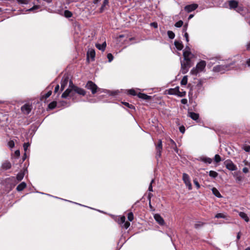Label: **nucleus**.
Returning <instances> with one entry per match:
<instances>
[{
    "label": "nucleus",
    "instance_id": "nucleus-1",
    "mask_svg": "<svg viewBox=\"0 0 250 250\" xmlns=\"http://www.w3.org/2000/svg\"><path fill=\"white\" fill-rule=\"evenodd\" d=\"M234 64V62L229 63L217 65L213 67V70L215 72L224 73L226 71L229 70L231 66Z\"/></svg>",
    "mask_w": 250,
    "mask_h": 250
},
{
    "label": "nucleus",
    "instance_id": "nucleus-2",
    "mask_svg": "<svg viewBox=\"0 0 250 250\" xmlns=\"http://www.w3.org/2000/svg\"><path fill=\"white\" fill-rule=\"evenodd\" d=\"M206 66V61L203 60L200 61L196 64V67L191 69L190 71V74L193 75H197L199 72L202 71L205 69Z\"/></svg>",
    "mask_w": 250,
    "mask_h": 250
},
{
    "label": "nucleus",
    "instance_id": "nucleus-3",
    "mask_svg": "<svg viewBox=\"0 0 250 250\" xmlns=\"http://www.w3.org/2000/svg\"><path fill=\"white\" fill-rule=\"evenodd\" d=\"M85 87L91 91L92 94H95L100 88L92 81H88L85 84Z\"/></svg>",
    "mask_w": 250,
    "mask_h": 250
},
{
    "label": "nucleus",
    "instance_id": "nucleus-4",
    "mask_svg": "<svg viewBox=\"0 0 250 250\" xmlns=\"http://www.w3.org/2000/svg\"><path fill=\"white\" fill-rule=\"evenodd\" d=\"M69 87L72 88L73 92L83 96H84L86 95V91L84 89L74 85L71 81H70Z\"/></svg>",
    "mask_w": 250,
    "mask_h": 250
},
{
    "label": "nucleus",
    "instance_id": "nucleus-5",
    "mask_svg": "<svg viewBox=\"0 0 250 250\" xmlns=\"http://www.w3.org/2000/svg\"><path fill=\"white\" fill-rule=\"evenodd\" d=\"M181 71L182 73L183 74H186L188 71L189 68L192 66L191 60L187 61L184 60L183 61L181 62Z\"/></svg>",
    "mask_w": 250,
    "mask_h": 250
},
{
    "label": "nucleus",
    "instance_id": "nucleus-6",
    "mask_svg": "<svg viewBox=\"0 0 250 250\" xmlns=\"http://www.w3.org/2000/svg\"><path fill=\"white\" fill-rule=\"evenodd\" d=\"M156 158L158 160L161 156V152L163 149L162 142L161 140H159L157 144H156Z\"/></svg>",
    "mask_w": 250,
    "mask_h": 250
},
{
    "label": "nucleus",
    "instance_id": "nucleus-7",
    "mask_svg": "<svg viewBox=\"0 0 250 250\" xmlns=\"http://www.w3.org/2000/svg\"><path fill=\"white\" fill-rule=\"evenodd\" d=\"M182 178L184 183L188 187V189H192V185L188 175L185 173H183Z\"/></svg>",
    "mask_w": 250,
    "mask_h": 250
},
{
    "label": "nucleus",
    "instance_id": "nucleus-8",
    "mask_svg": "<svg viewBox=\"0 0 250 250\" xmlns=\"http://www.w3.org/2000/svg\"><path fill=\"white\" fill-rule=\"evenodd\" d=\"M224 164L227 168L229 170L233 171L236 170L237 169L236 166L230 160H226L224 162Z\"/></svg>",
    "mask_w": 250,
    "mask_h": 250
},
{
    "label": "nucleus",
    "instance_id": "nucleus-9",
    "mask_svg": "<svg viewBox=\"0 0 250 250\" xmlns=\"http://www.w3.org/2000/svg\"><path fill=\"white\" fill-rule=\"evenodd\" d=\"M32 108V106L29 104H26L21 107L22 112L25 114H28L31 112Z\"/></svg>",
    "mask_w": 250,
    "mask_h": 250
},
{
    "label": "nucleus",
    "instance_id": "nucleus-10",
    "mask_svg": "<svg viewBox=\"0 0 250 250\" xmlns=\"http://www.w3.org/2000/svg\"><path fill=\"white\" fill-rule=\"evenodd\" d=\"M198 7V5L196 3H192L186 5L184 9L188 13L191 12L196 10Z\"/></svg>",
    "mask_w": 250,
    "mask_h": 250
},
{
    "label": "nucleus",
    "instance_id": "nucleus-11",
    "mask_svg": "<svg viewBox=\"0 0 250 250\" xmlns=\"http://www.w3.org/2000/svg\"><path fill=\"white\" fill-rule=\"evenodd\" d=\"M190 50V49L188 46H186L185 50L184 51L183 57L185 61H189V60H191L189 56L191 55V53Z\"/></svg>",
    "mask_w": 250,
    "mask_h": 250
},
{
    "label": "nucleus",
    "instance_id": "nucleus-12",
    "mask_svg": "<svg viewBox=\"0 0 250 250\" xmlns=\"http://www.w3.org/2000/svg\"><path fill=\"white\" fill-rule=\"evenodd\" d=\"M74 93L73 92L72 88L69 87V88L66 89L64 91V92L62 94V98H66L69 96L72 97Z\"/></svg>",
    "mask_w": 250,
    "mask_h": 250
},
{
    "label": "nucleus",
    "instance_id": "nucleus-13",
    "mask_svg": "<svg viewBox=\"0 0 250 250\" xmlns=\"http://www.w3.org/2000/svg\"><path fill=\"white\" fill-rule=\"evenodd\" d=\"M188 116L190 117L193 120L196 121L197 123L200 122L199 115L193 112H188Z\"/></svg>",
    "mask_w": 250,
    "mask_h": 250
},
{
    "label": "nucleus",
    "instance_id": "nucleus-14",
    "mask_svg": "<svg viewBox=\"0 0 250 250\" xmlns=\"http://www.w3.org/2000/svg\"><path fill=\"white\" fill-rule=\"evenodd\" d=\"M154 218L156 221L161 226H163L165 224V221L164 219L161 217V216L159 214H155L154 215Z\"/></svg>",
    "mask_w": 250,
    "mask_h": 250
},
{
    "label": "nucleus",
    "instance_id": "nucleus-15",
    "mask_svg": "<svg viewBox=\"0 0 250 250\" xmlns=\"http://www.w3.org/2000/svg\"><path fill=\"white\" fill-rule=\"evenodd\" d=\"M137 96L142 99L146 100V101H150L152 99V97L149 95H147L145 93L139 92L137 94Z\"/></svg>",
    "mask_w": 250,
    "mask_h": 250
},
{
    "label": "nucleus",
    "instance_id": "nucleus-16",
    "mask_svg": "<svg viewBox=\"0 0 250 250\" xmlns=\"http://www.w3.org/2000/svg\"><path fill=\"white\" fill-rule=\"evenodd\" d=\"M68 82V77H63L61 82V90L62 91L64 90L65 87L67 85Z\"/></svg>",
    "mask_w": 250,
    "mask_h": 250
},
{
    "label": "nucleus",
    "instance_id": "nucleus-17",
    "mask_svg": "<svg viewBox=\"0 0 250 250\" xmlns=\"http://www.w3.org/2000/svg\"><path fill=\"white\" fill-rule=\"evenodd\" d=\"M230 9L236 8L238 6V2L235 0H231L229 1Z\"/></svg>",
    "mask_w": 250,
    "mask_h": 250
},
{
    "label": "nucleus",
    "instance_id": "nucleus-18",
    "mask_svg": "<svg viewBox=\"0 0 250 250\" xmlns=\"http://www.w3.org/2000/svg\"><path fill=\"white\" fill-rule=\"evenodd\" d=\"M179 86H176L174 88H170L167 90V94L169 95H177L178 92H179Z\"/></svg>",
    "mask_w": 250,
    "mask_h": 250
},
{
    "label": "nucleus",
    "instance_id": "nucleus-19",
    "mask_svg": "<svg viewBox=\"0 0 250 250\" xmlns=\"http://www.w3.org/2000/svg\"><path fill=\"white\" fill-rule=\"evenodd\" d=\"M1 167L4 170H8L11 167V163L8 161H5L2 164Z\"/></svg>",
    "mask_w": 250,
    "mask_h": 250
},
{
    "label": "nucleus",
    "instance_id": "nucleus-20",
    "mask_svg": "<svg viewBox=\"0 0 250 250\" xmlns=\"http://www.w3.org/2000/svg\"><path fill=\"white\" fill-rule=\"evenodd\" d=\"M174 45L178 50H181L184 48V45L181 41H175L174 42Z\"/></svg>",
    "mask_w": 250,
    "mask_h": 250
},
{
    "label": "nucleus",
    "instance_id": "nucleus-21",
    "mask_svg": "<svg viewBox=\"0 0 250 250\" xmlns=\"http://www.w3.org/2000/svg\"><path fill=\"white\" fill-rule=\"evenodd\" d=\"M239 215L242 219H244L246 222H248L249 221V218L246 213L242 211L239 212Z\"/></svg>",
    "mask_w": 250,
    "mask_h": 250
},
{
    "label": "nucleus",
    "instance_id": "nucleus-22",
    "mask_svg": "<svg viewBox=\"0 0 250 250\" xmlns=\"http://www.w3.org/2000/svg\"><path fill=\"white\" fill-rule=\"evenodd\" d=\"M26 187V184L23 182L20 184L16 188V189L18 191H21L23 190Z\"/></svg>",
    "mask_w": 250,
    "mask_h": 250
},
{
    "label": "nucleus",
    "instance_id": "nucleus-23",
    "mask_svg": "<svg viewBox=\"0 0 250 250\" xmlns=\"http://www.w3.org/2000/svg\"><path fill=\"white\" fill-rule=\"evenodd\" d=\"M125 221V216H119L116 219V221L120 225H123Z\"/></svg>",
    "mask_w": 250,
    "mask_h": 250
},
{
    "label": "nucleus",
    "instance_id": "nucleus-24",
    "mask_svg": "<svg viewBox=\"0 0 250 250\" xmlns=\"http://www.w3.org/2000/svg\"><path fill=\"white\" fill-rule=\"evenodd\" d=\"M212 193L218 198H221L222 196L218 191V190L216 188H213L211 189Z\"/></svg>",
    "mask_w": 250,
    "mask_h": 250
},
{
    "label": "nucleus",
    "instance_id": "nucleus-25",
    "mask_svg": "<svg viewBox=\"0 0 250 250\" xmlns=\"http://www.w3.org/2000/svg\"><path fill=\"white\" fill-rule=\"evenodd\" d=\"M106 44L105 42H104L102 44H99V43L96 44V47L98 49L102 50L103 51H104L105 47H106Z\"/></svg>",
    "mask_w": 250,
    "mask_h": 250
},
{
    "label": "nucleus",
    "instance_id": "nucleus-26",
    "mask_svg": "<svg viewBox=\"0 0 250 250\" xmlns=\"http://www.w3.org/2000/svg\"><path fill=\"white\" fill-rule=\"evenodd\" d=\"M200 160H201V161L204 162V163H208L209 164H211L212 161V160L211 158H208V157H201Z\"/></svg>",
    "mask_w": 250,
    "mask_h": 250
},
{
    "label": "nucleus",
    "instance_id": "nucleus-27",
    "mask_svg": "<svg viewBox=\"0 0 250 250\" xmlns=\"http://www.w3.org/2000/svg\"><path fill=\"white\" fill-rule=\"evenodd\" d=\"M51 94H52V91L49 90L46 94L42 96V97L41 98V100L42 101L43 100H46L47 98L49 97Z\"/></svg>",
    "mask_w": 250,
    "mask_h": 250
},
{
    "label": "nucleus",
    "instance_id": "nucleus-28",
    "mask_svg": "<svg viewBox=\"0 0 250 250\" xmlns=\"http://www.w3.org/2000/svg\"><path fill=\"white\" fill-rule=\"evenodd\" d=\"M87 56L90 57L92 60H94V58L95 57V50L93 49H92L90 51H88L87 52Z\"/></svg>",
    "mask_w": 250,
    "mask_h": 250
},
{
    "label": "nucleus",
    "instance_id": "nucleus-29",
    "mask_svg": "<svg viewBox=\"0 0 250 250\" xmlns=\"http://www.w3.org/2000/svg\"><path fill=\"white\" fill-rule=\"evenodd\" d=\"M24 176V172L23 171H21L17 175V179L19 181H21L22 180Z\"/></svg>",
    "mask_w": 250,
    "mask_h": 250
},
{
    "label": "nucleus",
    "instance_id": "nucleus-30",
    "mask_svg": "<svg viewBox=\"0 0 250 250\" xmlns=\"http://www.w3.org/2000/svg\"><path fill=\"white\" fill-rule=\"evenodd\" d=\"M57 106V102L53 101L51 102L48 105V107L50 109H54Z\"/></svg>",
    "mask_w": 250,
    "mask_h": 250
},
{
    "label": "nucleus",
    "instance_id": "nucleus-31",
    "mask_svg": "<svg viewBox=\"0 0 250 250\" xmlns=\"http://www.w3.org/2000/svg\"><path fill=\"white\" fill-rule=\"evenodd\" d=\"M209 175L210 177L215 178L216 177H217L218 176V174L217 172H216L215 171L210 170L209 172Z\"/></svg>",
    "mask_w": 250,
    "mask_h": 250
},
{
    "label": "nucleus",
    "instance_id": "nucleus-32",
    "mask_svg": "<svg viewBox=\"0 0 250 250\" xmlns=\"http://www.w3.org/2000/svg\"><path fill=\"white\" fill-rule=\"evenodd\" d=\"M205 224V223L199 221L194 224V228L196 229H198L203 227Z\"/></svg>",
    "mask_w": 250,
    "mask_h": 250
},
{
    "label": "nucleus",
    "instance_id": "nucleus-33",
    "mask_svg": "<svg viewBox=\"0 0 250 250\" xmlns=\"http://www.w3.org/2000/svg\"><path fill=\"white\" fill-rule=\"evenodd\" d=\"M188 83V76H185L183 77V79L181 81V84L182 85H185L187 84Z\"/></svg>",
    "mask_w": 250,
    "mask_h": 250
},
{
    "label": "nucleus",
    "instance_id": "nucleus-34",
    "mask_svg": "<svg viewBox=\"0 0 250 250\" xmlns=\"http://www.w3.org/2000/svg\"><path fill=\"white\" fill-rule=\"evenodd\" d=\"M64 16L66 18H70L72 16V13L69 10H66L64 12Z\"/></svg>",
    "mask_w": 250,
    "mask_h": 250
},
{
    "label": "nucleus",
    "instance_id": "nucleus-35",
    "mask_svg": "<svg viewBox=\"0 0 250 250\" xmlns=\"http://www.w3.org/2000/svg\"><path fill=\"white\" fill-rule=\"evenodd\" d=\"M122 103L123 104H124V105H125V106L127 107L130 109H135V106L132 104H129L128 103L124 102H122Z\"/></svg>",
    "mask_w": 250,
    "mask_h": 250
},
{
    "label": "nucleus",
    "instance_id": "nucleus-36",
    "mask_svg": "<svg viewBox=\"0 0 250 250\" xmlns=\"http://www.w3.org/2000/svg\"><path fill=\"white\" fill-rule=\"evenodd\" d=\"M108 3V0H104L103 4L100 8V12H102L104 9V7Z\"/></svg>",
    "mask_w": 250,
    "mask_h": 250
},
{
    "label": "nucleus",
    "instance_id": "nucleus-37",
    "mask_svg": "<svg viewBox=\"0 0 250 250\" xmlns=\"http://www.w3.org/2000/svg\"><path fill=\"white\" fill-rule=\"evenodd\" d=\"M127 218L129 221H132L134 219V215L132 212H130L127 214Z\"/></svg>",
    "mask_w": 250,
    "mask_h": 250
},
{
    "label": "nucleus",
    "instance_id": "nucleus-38",
    "mask_svg": "<svg viewBox=\"0 0 250 250\" xmlns=\"http://www.w3.org/2000/svg\"><path fill=\"white\" fill-rule=\"evenodd\" d=\"M127 93L129 95H132V96H135L137 95L138 94H137L135 90L133 89H129L127 91Z\"/></svg>",
    "mask_w": 250,
    "mask_h": 250
},
{
    "label": "nucleus",
    "instance_id": "nucleus-39",
    "mask_svg": "<svg viewBox=\"0 0 250 250\" xmlns=\"http://www.w3.org/2000/svg\"><path fill=\"white\" fill-rule=\"evenodd\" d=\"M167 35L170 39H173L175 37V34L172 31H168Z\"/></svg>",
    "mask_w": 250,
    "mask_h": 250
},
{
    "label": "nucleus",
    "instance_id": "nucleus-40",
    "mask_svg": "<svg viewBox=\"0 0 250 250\" xmlns=\"http://www.w3.org/2000/svg\"><path fill=\"white\" fill-rule=\"evenodd\" d=\"M221 161V158L218 154H216L214 156V161L216 163H219Z\"/></svg>",
    "mask_w": 250,
    "mask_h": 250
},
{
    "label": "nucleus",
    "instance_id": "nucleus-41",
    "mask_svg": "<svg viewBox=\"0 0 250 250\" xmlns=\"http://www.w3.org/2000/svg\"><path fill=\"white\" fill-rule=\"evenodd\" d=\"M130 223H129V222H128V221H126L121 225V227L122 228H125V229H127V228H129V227L130 226Z\"/></svg>",
    "mask_w": 250,
    "mask_h": 250
},
{
    "label": "nucleus",
    "instance_id": "nucleus-42",
    "mask_svg": "<svg viewBox=\"0 0 250 250\" xmlns=\"http://www.w3.org/2000/svg\"><path fill=\"white\" fill-rule=\"evenodd\" d=\"M242 148L246 152H250V146L245 145L243 146Z\"/></svg>",
    "mask_w": 250,
    "mask_h": 250
},
{
    "label": "nucleus",
    "instance_id": "nucleus-43",
    "mask_svg": "<svg viewBox=\"0 0 250 250\" xmlns=\"http://www.w3.org/2000/svg\"><path fill=\"white\" fill-rule=\"evenodd\" d=\"M215 217L217 218H225L226 216L223 213H218L215 215Z\"/></svg>",
    "mask_w": 250,
    "mask_h": 250
},
{
    "label": "nucleus",
    "instance_id": "nucleus-44",
    "mask_svg": "<svg viewBox=\"0 0 250 250\" xmlns=\"http://www.w3.org/2000/svg\"><path fill=\"white\" fill-rule=\"evenodd\" d=\"M183 24V21L182 20H180L176 22L175 24V26L176 27H181Z\"/></svg>",
    "mask_w": 250,
    "mask_h": 250
},
{
    "label": "nucleus",
    "instance_id": "nucleus-45",
    "mask_svg": "<svg viewBox=\"0 0 250 250\" xmlns=\"http://www.w3.org/2000/svg\"><path fill=\"white\" fill-rule=\"evenodd\" d=\"M186 95V91H184L181 92L179 90V92H178L177 95L178 96H179V97H183L185 96Z\"/></svg>",
    "mask_w": 250,
    "mask_h": 250
},
{
    "label": "nucleus",
    "instance_id": "nucleus-46",
    "mask_svg": "<svg viewBox=\"0 0 250 250\" xmlns=\"http://www.w3.org/2000/svg\"><path fill=\"white\" fill-rule=\"evenodd\" d=\"M107 58L109 62H111L113 60V56L111 53H108L107 55Z\"/></svg>",
    "mask_w": 250,
    "mask_h": 250
},
{
    "label": "nucleus",
    "instance_id": "nucleus-47",
    "mask_svg": "<svg viewBox=\"0 0 250 250\" xmlns=\"http://www.w3.org/2000/svg\"><path fill=\"white\" fill-rule=\"evenodd\" d=\"M8 145L10 148H13L15 146V143L13 140H10L8 142Z\"/></svg>",
    "mask_w": 250,
    "mask_h": 250
},
{
    "label": "nucleus",
    "instance_id": "nucleus-48",
    "mask_svg": "<svg viewBox=\"0 0 250 250\" xmlns=\"http://www.w3.org/2000/svg\"><path fill=\"white\" fill-rule=\"evenodd\" d=\"M193 183L197 189H199L200 188V185L196 179L193 180Z\"/></svg>",
    "mask_w": 250,
    "mask_h": 250
},
{
    "label": "nucleus",
    "instance_id": "nucleus-49",
    "mask_svg": "<svg viewBox=\"0 0 250 250\" xmlns=\"http://www.w3.org/2000/svg\"><path fill=\"white\" fill-rule=\"evenodd\" d=\"M30 146V144L29 143H24L23 144V147L24 148V150L25 152L27 151L28 147Z\"/></svg>",
    "mask_w": 250,
    "mask_h": 250
},
{
    "label": "nucleus",
    "instance_id": "nucleus-50",
    "mask_svg": "<svg viewBox=\"0 0 250 250\" xmlns=\"http://www.w3.org/2000/svg\"><path fill=\"white\" fill-rule=\"evenodd\" d=\"M170 147L171 148L175 150V151L178 152V148L176 144L170 145Z\"/></svg>",
    "mask_w": 250,
    "mask_h": 250
},
{
    "label": "nucleus",
    "instance_id": "nucleus-51",
    "mask_svg": "<svg viewBox=\"0 0 250 250\" xmlns=\"http://www.w3.org/2000/svg\"><path fill=\"white\" fill-rule=\"evenodd\" d=\"M154 180L153 179L151 180V181L150 183V185L148 187V191H153V188H152V184L154 182Z\"/></svg>",
    "mask_w": 250,
    "mask_h": 250
},
{
    "label": "nucleus",
    "instance_id": "nucleus-52",
    "mask_svg": "<svg viewBox=\"0 0 250 250\" xmlns=\"http://www.w3.org/2000/svg\"><path fill=\"white\" fill-rule=\"evenodd\" d=\"M179 130L182 133H184L185 132V127L184 125L179 127Z\"/></svg>",
    "mask_w": 250,
    "mask_h": 250
},
{
    "label": "nucleus",
    "instance_id": "nucleus-53",
    "mask_svg": "<svg viewBox=\"0 0 250 250\" xmlns=\"http://www.w3.org/2000/svg\"><path fill=\"white\" fill-rule=\"evenodd\" d=\"M150 25L152 27H153L154 28H157L158 27V24L156 22H153L150 23Z\"/></svg>",
    "mask_w": 250,
    "mask_h": 250
},
{
    "label": "nucleus",
    "instance_id": "nucleus-54",
    "mask_svg": "<svg viewBox=\"0 0 250 250\" xmlns=\"http://www.w3.org/2000/svg\"><path fill=\"white\" fill-rule=\"evenodd\" d=\"M18 2L21 4H26L28 2L27 0H17Z\"/></svg>",
    "mask_w": 250,
    "mask_h": 250
},
{
    "label": "nucleus",
    "instance_id": "nucleus-55",
    "mask_svg": "<svg viewBox=\"0 0 250 250\" xmlns=\"http://www.w3.org/2000/svg\"><path fill=\"white\" fill-rule=\"evenodd\" d=\"M188 23H186L184 26H183V32H186L187 31V30L188 29Z\"/></svg>",
    "mask_w": 250,
    "mask_h": 250
},
{
    "label": "nucleus",
    "instance_id": "nucleus-56",
    "mask_svg": "<svg viewBox=\"0 0 250 250\" xmlns=\"http://www.w3.org/2000/svg\"><path fill=\"white\" fill-rule=\"evenodd\" d=\"M184 37L186 38V41L187 42H189L188 34L187 32L185 33Z\"/></svg>",
    "mask_w": 250,
    "mask_h": 250
},
{
    "label": "nucleus",
    "instance_id": "nucleus-57",
    "mask_svg": "<svg viewBox=\"0 0 250 250\" xmlns=\"http://www.w3.org/2000/svg\"><path fill=\"white\" fill-rule=\"evenodd\" d=\"M181 102L182 104H186L188 103V100L187 99H183L181 100Z\"/></svg>",
    "mask_w": 250,
    "mask_h": 250
},
{
    "label": "nucleus",
    "instance_id": "nucleus-58",
    "mask_svg": "<svg viewBox=\"0 0 250 250\" xmlns=\"http://www.w3.org/2000/svg\"><path fill=\"white\" fill-rule=\"evenodd\" d=\"M15 155L16 157H19L20 156V151L19 150H17L15 152Z\"/></svg>",
    "mask_w": 250,
    "mask_h": 250
},
{
    "label": "nucleus",
    "instance_id": "nucleus-59",
    "mask_svg": "<svg viewBox=\"0 0 250 250\" xmlns=\"http://www.w3.org/2000/svg\"><path fill=\"white\" fill-rule=\"evenodd\" d=\"M241 236V232H239L238 233H237V242H238V241L240 239V237Z\"/></svg>",
    "mask_w": 250,
    "mask_h": 250
},
{
    "label": "nucleus",
    "instance_id": "nucleus-60",
    "mask_svg": "<svg viewBox=\"0 0 250 250\" xmlns=\"http://www.w3.org/2000/svg\"><path fill=\"white\" fill-rule=\"evenodd\" d=\"M242 171L244 173H247L249 172V169L247 167H245L243 168Z\"/></svg>",
    "mask_w": 250,
    "mask_h": 250
},
{
    "label": "nucleus",
    "instance_id": "nucleus-61",
    "mask_svg": "<svg viewBox=\"0 0 250 250\" xmlns=\"http://www.w3.org/2000/svg\"><path fill=\"white\" fill-rule=\"evenodd\" d=\"M59 88H60V86H59V84H57V85L56 86L55 88L54 92H55V93H57V92H58V91H59Z\"/></svg>",
    "mask_w": 250,
    "mask_h": 250
},
{
    "label": "nucleus",
    "instance_id": "nucleus-62",
    "mask_svg": "<svg viewBox=\"0 0 250 250\" xmlns=\"http://www.w3.org/2000/svg\"><path fill=\"white\" fill-rule=\"evenodd\" d=\"M39 8V5H34L33 7H32L31 8H30L29 9L30 11H32L34 9H38Z\"/></svg>",
    "mask_w": 250,
    "mask_h": 250
},
{
    "label": "nucleus",
    "instance_id": "nucleus-63",
    "mask_svg": "<svg viewBox=\"0 0 250 250\" xmlns=\"http://www.w3.org/2000/svg\"><path fill=\"white\" fill-rule=\"evenodd\" d=\"M26 157H27L26 153V152H25L24 153L23 156H22V162H23L26 159Z\"/></svg>",
    "mask_w": 250,
    "mask_h": 250
},
{
    "label": "nucleus",
    "instance_id": "nucleus-64",
    "mask_svg": "<svg viewBox=\"0 0 250 250\" xmlns=\"http://www.w3.org/2000/svg\"><path fill=\"white\" fill-rule=\"evenodd\" d=\"M246 49L247 50H250V42L248 43L246 46Z\"/></svg>",
    "mask_w": 250,
    "mask_h": 250
}]
</instances>
